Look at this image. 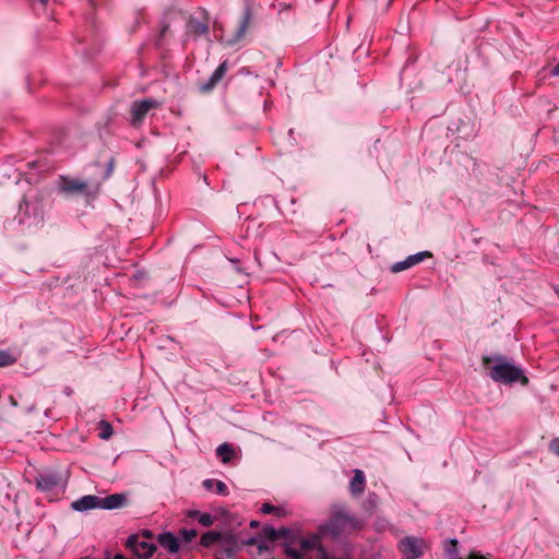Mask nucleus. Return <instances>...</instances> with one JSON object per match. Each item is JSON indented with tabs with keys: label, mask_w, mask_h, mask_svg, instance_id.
<instances>
[{
	"label": "nucleus",
	"mask_w": 559,
	"mask_h": 559,
	"mask_svg": "<svg viewBox=\"0 0 559 559\" xmlns=\"http://www.w3.org/2000/svg\"><path fill=\"white\" fill-rule=\"evenodd\" d=\"M412 266H413V265L411 264V262H408V260H407V259H405L404 261H401V262H397V263L393 264V265L391 266V271H392L393 273H399V272H402V271H404V270H407V269H409V267H412Z\"/></svg>",
	"instance_id": "obj_28"
},
{
	"label": "nucleus",
	"mask_w": 559,
	"mask_h": 559,
	"mask_svg": "<svg viewBox=\"0 0 559 559\" xmlns=\"http://www.w3.org/2000/svg\"><path fill=\"white\" fill-rule=\"evenodd\" d=\"M10 399H11L12 404H13V405H16V402L14 401V397H13V396H11Z\"/></svg>",
	"instance_id": "obj_39"
},
{
	"label": "nucleus",
	"mask_w": 559,
	"mask_h": 559,
	"mask_svg": "<svg viewBox=\"0 0 559 559\" xmlns=\"http://www.w3.org/2000/svg\"><path fill=\"white\" fill-rule=\"evenodd\" d=\"M365 476L359 469L355 471V475L350 480V491L353 495H360L365 489Z\"/></svg>",
	"instance_id": "obj_19"
},
{
	"label": "nucleus",
	"mask_w": 559,
	"mask_h": 559,
	"mask_svg": "<svg viewBox=\"0 0 559 559\" xmlns=\"http://www.w3.org/2000/svg\"><path fill=\"white\" fill-rule=\"evenodd\" d=\"M250 21H251V12L247 8L242 14L240 22H239L238 28L235 34V38L230 43L238 41L239 39H241L245 36V34L249 27Z\"/></svg>",
	"instance_id": "obj_17"
},
{
	"label": "nucleus",
	"mask_w": 559,
	"mask_h": 559,
	"mask_svg": "<svg viewBox=\"0 0 559 559\" xmlns=\"http://www.w3.org/2000/svg\"><path fill=\"white\" fill-rule=\"evenodd\" d=\"M426 549V542L415 536H406L399 543V550L404 559H418L424 555Z\"/></svg>",
	"instance_id": "obj_7"
},
{
	"label": "nucleus",
	"mask_w": 559,
	"mask_h": 559,
	"mask_svg": "<svg viewBox=\"0 0 559 559\" xmlns=\"http://www.w3.org/2000/svg\"><path fill=\"white\" fill-rule=\"evenodd\" d=\"M114 559H127V558L121 554H117V555H115Z\"/></svg>",
	"instance_id": "obj_36"
},
{
	"label": "nucleus",
	"mask_w": 559,
	"mask_h": 559,
	"mask_svg": "<svg viewBox=\"0 0 559 559\" xmlns=\"http://www.w3.org/2000/svg\"><path fill=\"white\" fill-rule=\"evenodd\" d=\"M167 28H168V26H167V25H165V26L162 28L160 34H159V37H163V36L165 35V33H166Z\"/></svg>",
	"instance_id": "obj_35"
},
{
	"label": "nucleus",
	"mask_w": 559,
	"mask_h": 559,
	"mask_svg": "<svg viewBox=\"0 0 559 559\" xmlns=\"http://www.w3.org/2000/svg\"><path fill=\"white\" fill-rule=\"evenodd\" d=\"M210 31V19L205 10L198 8L188 19L186 25L187 36L199 38L207 35Z\"/></svg>",
	"instance_id": "obj_6"
},
{
	"label": "nucleus",
	"mask_w": 559,
	"mask_h": 559,
	"mask_svg": "<svg viewBox=\"0 0 559 559\" xmlns=\"http://www.w3.org/2000/svg\"><path fill=\"white\" fill-rule=\"evenodd\" d=\"M429 257H431V253L429 251H423V252H418L416 254L409 255L407 258V260L414 266V265L420 263L421 261H424L425 258H429Z\"/></svg>",
	"instance_id": "obj_23"
},
{
	"label": "nucleus",
	"mask_w": 559,
	"mask_h": 559,
	"mask_svg": "<svg viewBox=\"0 0 559 559\" xmlns=\"http://www.w3.org/2000/svg\"><path fill=\"white\" fill-rule=\"evenodd\" d=\"M158 544L167 549L169 552H177L179 550V540L173 533H163L157 537Z\"/></svg>",
	"instance_id": "obj_13"
},
{
	"label": "nucleus",
	"mask_w": 559,
	"mask_h": 559,
	"mask_svg": "<svg viewBox=\"0 0 559 559\" xmlns=\"http://www.w3.org/2000/svg\"><path fill=\"white\" fill-rule=\"evenodd\" d=\"M261 511L265 514H276V515H281V511L278 508L272 506L271 503H263L262 507H261Z\"/></svg>",
	"instance_id": "obj_29"
},
{
	"label": "nucleus",
	"mask_w": 559,
	"mask_h": 559,
	"mask_svg": "<svg viewBox=\"0 0 559 559\" xmlns=\"http://www.w3.org/2000/svg\"><path fill=\"white\" fill-rule=\"evenodd\" d=\"M451 543H452L453 546L456 545V540L455 539L451 540Z\"/></svg>",
	"instance_id": "obj_40"
},
{
	"label": "nucleus",
	"mask_w": 559,
	"mask_h": 559,
	"mask_svg": "<svg viewBox=\"0 0 559 559\" xmlns=\"http://www.w3.org/2000/svg\"><path fill=\"white\" fill-rule=\"evenodd\" d=\"M412 266H413V265L411 264V262H408V260H407V259H405L404 261H401V262H397V263L393 264V265L391 266V271H392L393 273H399V272H402V271H404V270H407V269H409V267H412Z\"/></svg>",
	"instance_id": "obj_27"
},
{
	"label": "nucleus",
	"mask_w": 559,
	"mask_h": 559,
	"mask_svg": "<svg viewBox=\"0 0 559 559\" xmlns=\"http://www.w3.org/2000/svg\"><path fill=\"white\" fill-rule=\"evenodd\" d=\"M179 533L186 543H191L198 536L197 530H193V528H191V530L182 528V530H180Z\"/></svg>",
	"instance_id": "obj_25"
},
{
	"label": "nucleus",
	"mask_w": 559,
	"mask_h": 559,
	"mask_svg": "<svg viewBox=\"0 0 559 559\" xmlns=\"http://www.w3.org/2000/svg\"><path fill=\"white\" fill-rule=\"evenodd\" d=\"M33 211V215H34V218L36 219L38 216H39V210H38V204L37 203H32L29 201H27L26 199H24L21 203H20V213H24V216H29V211Z\"/></svg>",
	"instance_id": "obj_20"
},
{
	"label": "nucleus",
	"mask_w": 559,
	"mask_h": 559,
	"mask_svg": "<svg viewBox=\"0 0 559 559\" xmlns=\"http://www.w3.org/2000/svg\"><path fill=\"white\" fill-rule=\"evenodd\" d=\"M215 559H223L218 552H215Z\"/></svg>",
	"instance_id": "obj_38"
},
{
	"label": "nucleus",
	"mask_w": 559,
	"mask_h": 559,
	"mask_svg": "<svg viewBox=\"0 0 559 559\" xmlns=\"http://www.w3.org/2000/svg\"><path fill=\"white\" fill-rule=\"evenodd\" d=\"M58 187L60 191L67 195H84L91 198L98 193L100 182H88L70 176H60Z\"/></svg>",
	"instance_id": "obj_3"
},
{
	"label": "nucleus",
	"mask_w": 559,
	"mask_h": 559,
	"mask_svg": "<svg viewBox=\"0 0 559 559\" xmlns=\"http://www.w3.org/2000/svg\"><path fill=\"white\" fill-rule=\"evenodd\" d=\"M364 522L356 516L343 511H334L329 520L320 525L319 531L324 536H331L333 539L342 535L352 534L362 528Z\"/></svg>",
	"instance_id": "obj_2"
},
{
	"label": "nucleus",
	"mask_w": 559,
	"mask_h": 559,
	"mask_svg": "<svg viewBox=\"0 0 559 559\" xmlns=\"http://www.w3.org/2000/svg\"><path fill=\"white\" fill-rule=\"evenodd\" d=\"M99 1H100V0H88V2H90V4H91V7H92V8L97 7V5L99 4Z\"/></svg>",
	"instance_id": "obj_34"
},
{
	"label": "nucleus",
	"mask_w": 559,
	"mask_h": 559,
	"mask_svg": "<svg viewBox=\"0 0 559 559\" xmlns=\"http://www.w3.org/2000/svg\"><path fill=\"white\" fill-rule=\"evenodd\" d=\"M320 537L318 535H311L310 537H301L297 542V546H294L293 543L285 544L284 552L287 557L292 559H305L306 555L314 549L320 551Z\"/></svg>",
	"instance_id": "obj_5"
},
{
	"label": "nucleus",
	"mask_w": 559,
	"mask_h": 559,
	"mask_svg": "<svg viewBox=\"0 0 559 559\" xmlns=\"http://www.w3.org/2000/svg\"><path fill=\"white\" fill-rule=\"evenodd\" d=\"M126 546L139 558L148 559L156 547L153 543L148 542L145 537L138 535H131L127 539Z\"/></svg>",
	"instance_id": "obj_8"
},
{
	"label": "nucleus",
	"mask_w": 559,
	"mask_h": 559,
	"mask_svg": "<svg viewBox=\"0 0 559 559\" xmlns=\"http://www.w3.org/2000/svg\"><path fill=\"white\" fill-rule=\"evenodd\" d=\"M412 266H413V265L411 264V262H408V260H407V259H405L404 261H401V262H397V263L393 264V265L391 266V271H392L393 273H399V272H402V271H404V270H407V269H409V267H412Z\"/></svg>",
	"instance_id": "obj_26"
},
{
	"label": "nucleus",
	"mask_w": 559,
	"mask_h": 559,
	"mask_svg": "<svg viewBox=\"0 0 559 559\" xmlns=\"http://www.w3.org/2000/svg\"><path fill=\"white\" fill-rule=\"evenodd\" d=\"M38 1H39V2H40V4H43V5H45V4L48 2V0H38Z\"/></svg>",
	"instance_id": "obj_37"
},
{
	"label": "nucleus",
	"mask_w": 559,
	"mask_h": 559,
	"mask_svg": "<svg viewBox=\"0 0 559 559\" xmlns=\"http://www.w3.org/2000/svg\"><path fill=\"white\" fill-rule=\"evenodd\" d=\"M202 485L206 490L215 491L221 496H227L229 492L226 484L222 480L209 478L203 480Z\"/></svg>",
	"instance_id": "obj_16"
},
{
	"label": "nucleus",
	"mask_w": 559,
	"mask_h": 559,
	"mask_svg": "<svg viewBox=\"0 0 559 559\" xmlns=\"http://www.w3.org/2000/svg\"><path fill=\"white\" fill-rule=\"evenodd\" d=\"M114 159H110L109 163H108V166H107V170H106V175L104 176V179H107L111 173H112V169H114Z\"/></svg>",
	"instance_id": "obj_32"
},
{
	"label": "nucleus",
	"mask_w": 559,
	"mask_h": 559,
	"mask_svg": "<svg viewBox=\"0 0 559 559\" xmlns=\"http://www.w3.org/2000/svg\"><path fill=\"white\" fill-rule=\"evenodd\" d=\"M20 223H24V217H20Z\"/></svg>",
	"instance_id": "obj_41"
},
{
	"label": "nucleus",
	"mask_w": 559,
	"mask_h": 559,
	"mask_svg": "<svg viewBox=\"0 0 559 559\" xmlns=\"http://www.w3.org/2000/svg\"><path fill=\"white\" fill-rule=\"evenodd\" d=\"M16 358L7 350L0 352V367H9L15 364Z\"/></svg>",
	"instance_id": "obj_22"
},
{
	"label": "nucleus",
	"mask_w": 559,
	"mask_h": 559,
	"mask_svg": "<svg viewBox=\"0 0 559 559\" xmlns=\"http://www.w3.org/2000/svg\"><path fill=\"white\" fill-rule=\"evenodd\" d=\"M158 106L159 103L152 98L134 102L131 106V124L134 127L140 126L147 112Z\"/></svg>",
	"instance_id": "obj_9"
},
{
	"label": "nucleus",
	"mask_w": 559,
	"mask_h": 559,
	"mask_svg": "<svg viewBox=\"0 0 559 559\" xmlns=\"http://www.w3.org/2000/svg\"><path fill=\"white\" fill-rule=\"evenodd\" d=\"M263 535L270 540V542H276L280 539H288L290 535V531L286 527H281L278 530L274 528L273 526H265L263 528Z\"/></svg>",
	"instance_id": "obj_14"
},
{
	"label": "nucleus",
	"mask_w": 559,
	"mask_h": 559,
	"mask_svg": "<svg viewBox=\"0 0 559 559\" xmlns=\"http://www.w3.org/2000/svg\"><path fill=\"white\" fill-rule=\"evenodd\" d=\"M483 365L489 369V377L499 383H513L519 381L523 385L528 384V378L524 376L522 368L509 362L501 355L484 356Z\"/></svg>",
	"instance_id": "obj_1"
},
{
	"label": "nucleus",
	"mask_w": 559,
	"mask_h": 559,
	"mask_svg": "<svg viewBox=\"0 0 559 559\" xmlns=\"http://www.w3.org/2000/svg\"><path fill=\"white\" fill-rule=\"evenodd\" d=\"M549 451L559 456V438H554L550 442H549Z\"/></svg>",
	"instance_id": "obj_30"
},
{
	"label": "nucleus",
	"mask_w": 559,
	"mask_h": 559,
	"mask_svg": "<svg viewBox=\"0 0 559 559\" xmlns=\"http://www.w3.org/2000/svg\"><path fill=\"white\" fill-rule=\"evenodd\" d=\"M188 518L198 520V522L205 527H210L215 522V516L210 513H201L199 510H189Z\"/></svg>",
	"instance_id": "obj_18"
},
{
	"label": "nucleus",
	"mask_w": 559,
	"mask_h": 559,
	"mask_svg": "<svg viewBox=\"0 0 559 559\" xmlns=\"http://www.w3.org/2000/svg\"><path fill=\"white\" fill-rule=\"evenodd\" d=\"M235 547L234 546H227L222 551H217L219 556L225 555L227 558H233L235 556Z\"/></svg>",
	"instance_id": "obj_31"
},
{
	"label": "nucleus",
	"mask_w": 559,
	"mask_h": 559,
	"mask_svg": "<svg viewBox=\"0 0 559 559\" xmlns=\"http://www.w3.org/2000/svg\"><path fill=\"white\" fill-rule=\"evenodd\" d=\"M551 75L559 76V62L551 69Z\"/></svg>",
	"instance_id": "obj_33"
},
{
	"label": "nucleus",
	"mask_w": 559,
	"mask_h": 559,
	"mask_svg": "<svg viewBox=\"0 0 559 559\" xmlns=\"http://www.w3.org/2000/svg\"><path fill=\"white\" fill-rule=\"evenodd\" d=\"M100 509L105 510H114L122 508L127 502V497L124 493H112L107 497H99Z\"/></svg>",
	"instance_id": "obj_12"
},
{
	"label": "nucleus",
	"mask_w": 559,
	"mask_h": 559,
	"mask_svg": "<svg viewBox=\"0 0 559 559\" xmlns=\"http://www.w3.org/2000/svg\"><path fill=\"white\" fill-rule=\"evenodd\" d=\"M112 427L106 423V421H100V432H99V437L104 440H107L109 439L111 436H112Z\"/></svg>",
	"instance_id": "obj_24"
},
{
	"label": "nucleus",
	"mask_w": 559,
	"mask_h": 559,
	"mask_svg": "<svg viewBox=\"0 0 559 559\" xmlns=\"http://www.w3.org/2000/svg\"><path fill=\"white\" fill-rule=\"evenodd\" d=\"M216 454L221 457L223 463H228L234 455V450L231 445L224 443L216 449Z\"/></svg>",
	"instance_id": "obj_21"
},
{
	"label": "nucleus",
	"mask_w": 559,
	"mask_h": 559,
	"mask_svg": "<svg viewBox=\"0 0 559 559\" xmlns=\"http://www.w3.org/2000/svg\"><path fill=\"white\" fill-rule=\"evenodd\" d=\"M35 484L38 490L58 496L64 491L67 479L60 472L45 469L37 474Z\"/></svg>",
	"instance_id": "obj_4"
},
{
	"label": "nucleus",
	"mask_w": 559,
	"mask_h": 559,
	"mask_svg": "<svg viewBox=\"0 0 559 559\" xmlns=\"http://www.w3.org/2000/svg\"><path fill=\"white\" fill-rule=\"evenodd\" d=\"M227 69H228V67H227L226 61L222 62L215 69V71L213 72L211 78L205 83L201 84V86H200L201 92H203V93L211 92L217 85V83L223 79V76L227 72Z\"/></svg>",
	"instance_id": "obj_11"
},
{
	"label": "nucleus",
	"mask_w": 559,
	"mask_h": 559,
	"mask_svg": "<svg viewBox=\"0 0 559 559\" xmlns=\"http://www.w3.org/2000/svg\"><path fill=\"white\" fill-rule=\"evenodd\" d=\"M225 539L224 534L216 531H209L202 534L200 545L204 548H211L214 544L221 543Z\"/></svg>",
	"instance_id": "obj_15"
},
{
	"label": "nucleus",
	"mask_w": 559,
	"mask_h": 559,
	"mask_svg": "<svg viewBox=\"0 0 559 559\" xmlns=\"http://www.w3.org/2000/svg\"><path fill=\"white\" fill-rule=\"evenodd\" d=\"M71 508L75 511H88L93 509H100L99 497L94 495H86L71 503Z\"/></svg>",
	"instance_id": "obj_10"
}]
</instances>
